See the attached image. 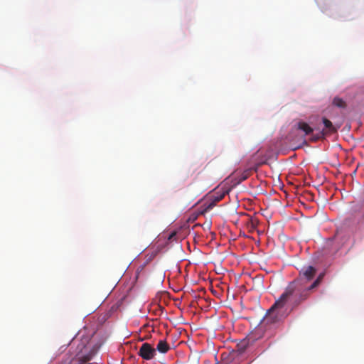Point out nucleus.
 I'll return each instance as SVG.
<instances>
[{
  "label": "nucleus",
  "mask_w": 364,
  "mask_h": 364,
  "mask_svg": "<svg viewBox=\"0 0 364 364\" xmlns=\"http://www.w3.org/2000/svg\"><path fill=\"white\" fill-rule=\"evenodd\" d=\"M300 304L296 302L291 296L284 290V293L267 311L260 323L252 332L251 338L259 339L265 336H272L274 330L288 316L290 311Z\"/></svg>",
  "instance_id": "1"
},
{
  "label": "nucleus",
  "mask_w": 364,
  "mask_h": 364,
  "mask_svg": "<svg viewBox=\"0 0 364 364\" xmlns=\"http://www.w3.org/2000/svg\"><path fill=\"white\" fill-rule=\"evenodd\" d=\"M318 269L316 267L304 265L299 272V276L289 283L285 289L297 303H301L309 298L311 292L318 285Z\"/></svg>",
  "instance_id": "2"
},
{
  "label": "nucleus",
  "mask_w": 364,
  "mask_h": 364,
  "mask_svg": "<svg viewBox=\"0 0 364 364\" xmlns=\"http://www.w3.org/2000/svg\"><path fill=\"white\" fill-rule=\"evenodd\" d=\"M229 189L227 188H216L215 191L210 196V203L207 205V210L213 209L217 203L223 199L225 196L229 193Z\"/></svg>",
  "instance_id": "3"
},
{
  "label": "nucleus",
  "mask_w": 364,
  "mask_h": 364,
  "mask_svg": "<svg viewBox=\"0 0 364 364\" xmlns=\"http://www.w3.org/2000/svg\"><path fill=\"white\" fill-rule=\"evenodd\" d=\"M138 355L144 360H149L156 355V349L148 343H144L139 348Z\"/></svg>",
  "instance_id": "4"
},
{
  "label": "nucleus",
  "mask_w": 364,
  "mask_h": 364,
  "mask_svg": "<svg viewBox=\"0 0 364 364\" xmlns=\"http://www.w3.org/2000/svg\"><path fill=\"white\" fill-rule=\"evenodd\" d=\"M323 123L324 128L322 132H320V139L325 136L335 133L337 132V128L333 125L332 122L326 118H323Z\"/></svg>",
  "instance_id": "5"
},
{
  "label": "nucleus",
  "mask_w": 364,
  "mask_h": 364,
  "mask_svg": "<svg viewBox=\"0 0 364 364\" xmlns=\"http://www.w3.org/2000/svg\"><path fill=\"white\" fill-rule=\"evenodd\" d=\"M297 129L304 132V135H309L313 132V128L306 122L299 121L296 124Z\"/></svg>",
  "instance_id": "6"
},
{
  "label": "nucleus",
  "mask_w": 364,
  "mask_h": 364,
  "mask_svg": "<svg viewBox=\"0 0 364 364\" xmlns=\"http://www.w3.org/2000/svg\"><path fill=\"white\" fill-rule=\"evenodd\" d=\"M251 335H252V333L248 336L247 340H243L242 341H241L240 343L237 344V350L240 353H242L245 350L247 345L249 344V341L250 340H252V341L256 340L255 338H251Z\"/></svg>",
  "instance_id": "7"
},
{
  "label": "nucleus",
  "mask_w": 364,
  "mask_h": 364,
  "mask_svg": "<svg viewBox=\"0 0 364 364\" xmlns=\"http://www.w3.org/2000/svg\"><path fill=\"white\" fill-rule=\"evenodd\" d=\"M156 349L161 353H166L169 350L170 347L166 341L161 340L157 344Z\"/></svg>",
  "instance_id": "8"
},
{
  "label": "nucleus",
  "mask_w": 364,
  "mask_h": 364,
  "mask_svg": "<svg viewBox=\"0 0 364 364\" xmlns=\"http://www.w3.org/2000/svg\"><path fill=\"white\" fill-rule=\"evenodd\" d=\"M333 103L335 106L343 108L346 107V102L339 97H335L333 99Z\"/></svg>",
  "instance_id": "9"
},
{
  "label": "nucleus",
  "mask_w": 364,
  "mask_h": 364,
  "mask_svg": "<svg viewBox=\"0 0 364 364\" xmlns=\"http://www.w3.org/2000/svg\"><path fill=\"white\" fill-rule=\"evenodd\" d=\"M250 170H245L243 172H242L239 176V182H242L243 181H245L250 176Z\"/></svg>",
  "instance_id": "10"
},
{
  "label": "nucleus",
  "mask_w": 364,
  "mask_h": 364,
  "mask_svg": "<svg viewBox=\"0 0 364 364\" xmlns=\"http://www.w3.org/2000/svg\"><path fill=\"white\" fill-rule=\"evenodd\" d=\"M306 143V139H304L301 138V139H300L299 144H298V145H296V146H293L292 148H293V149H299V148L301 147V146H302V145L305 144Z\"/></svg>",
  "instance_id": "11"
},
{
  "label": "nucleus",
  "mask_w": 364,
  "mask_h": 364,
  "mask_svg": "<svg viewBox=\"0 0 364 364\" xmlns=\"http://www.w3.org/2000/svg\"><path fill=\"white\" fill-rule=\"evenodd\" d=\"M145 264L141 265L138 267L136 270V277L138 278L139 277L140 272L143 271L144 269Z\"/></svg>",
  "instance_id": "12"
},
{
  "label": "nucleus",
  "mask_w": 364,
  "mask_h": 364,
  "mask_svg": "<svg viewBox=\"0 0 364 364\" xmlns=\"http://www.w3.org/2000/svg\"><path fill=\"white\" fill-rule=\"evenodd\" d=\"M248 227L250 228V230H253L256 228V224L253 220H251L248 224Z\"/></svg>",
  "instance_id": "13"
},
{
  "label": "nucleus",
  "mask_w": 364,
  "mask_h": 364,
  "mask_svg": "<svg viewBox=\"0 0 364 364\" xmlns=\"http://www.w3.org/2000/svg\"><path fill=\"white\" fill-rule=\"evenodd\" d=\"M196 164H191V166H190V170H191V169H193V171H196Z\"/></svg>",
  "instance_id": "14"
},
{
  "label": "nucleus",
  "mask_w": 364,
  "mask_h": 364,
  "mask_svg": "<svg viewBox=\"0 0 364 364\" xmlns=\"http://www.w3.org/2000/svg\"><path fill=\"white\" fill-rule=\"evenodd\" d=\"M83 359H84V361H85V362L89 361L90 360V356L86 355L83 358Z\"/></svg>",
  "instance_id": "15"
},
{
  "label": "nucleus",
  "mask_w": 364,
  "mask_h": 364,
  "mask_svg": "<svg viewBox=\"0 0 364 364\" xmlns=\"http://www.w3.org/2000/svg\"><path fill=\"white\" fill-rule=\"evenodd\" d=\"M318 139V136H316H316H314L311 139V141H317Z\"/></svg>",
  "instance_id": "16"
},
{
  "label": "nucleus",
  "mask_w": 364,
  "mask_h": 364,
  "mask_svg": "<svg viewBox=\"0 0 364 364\" xmlns=\"http://www.w3.org/2000/svg\"><path fill=\"white\" fill-rule=\"evenodd\" d=\"M323 275L321 274H320V276H319V278H320V280L321 279Z\"/></svg>",
  "instance_id": "17"
}]
</instances>
